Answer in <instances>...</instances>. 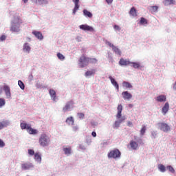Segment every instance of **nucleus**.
I'll return each instance as SVG.
<instances>
[{
    "instance_id": "obj_1",
    "label": "nucleus",
    "mask_w": 176,
    "mask_h": 176,
    "mask_svg": "<svg viewBox=\"0 0 176 176\" xmlns=\"http://www.w3.org/2000/svg\"><path fill=\"white\" fill-rule=\"evenodd\" d=\"M117 114L116 115V118L117 120L115 121L114 124H113V129H118L120 127V124L122 123H124V120H126V116H122V111H123V105L118 104L117 108Z\"/></svg>"
},
{
    "instance_id": "obj_2",
    "label": "nucleus",
    "mask_w": 176,
    "mask_h": 176,
    "mask_svg": "<svg viewBox=\"0 0 176 176\" xmlns=\"http://www.w3.org/2000/svg\"><path fill=\"white\" fill-rule=\"evenodd\" d=\"M23 23V19L19 16H14L13 20L11 21V25L10 28V31L11 32L19 33L21 31V23Z\"/></svg>"
},
{
    "instance_id": "obj_3",
    "label": "nucleus",
    "mask_w": 176,
    "mask_h": 176,
    "mask_svg": "<svg viewBox=\"0 0 176 176\" xmlns=\"http://www.w3.org/2000/svg\"><path fill=\"white\" fill-rule=\"evenodd\" d=\"M97 63V59L88 58L85 56H80L78 60V65L80 68H85V67L89 65V64H96Z\"/></svg>"
},
{
    "instance_id": "obj_4",
    "label": "nucleus",
    "mask_w": 176,
    "mask_h": 176,
    "mask_svg": "<svg viewBox=\"0 0 176 176\" xmlns=\"http://www.w3.org/2000/svg\"><path fill=\"white\" fill-rule=\"evenodd\" d=\"M20 122V127L21 130H26L30 133H38V130L32 129L31 124H28L27 122L23 120H21Z\"/></svg>"
},
{
    "instance_id": "obj_5",
    "label": "nucleus",
    "mask_w": 176,
    "mask_h": 176,
    "mask_svg": "<svg viewBox=\"0 0 176 176\" xmlns=\"http://www.w3.org/2000/svg\"><path fill=\"white\" fill-rule=\"evenodd\" d=\"M122 153L118 148H115L113 150H111L109 153H108V157L109 159H114L116 160L118 158L120 157V155Z\"/></svg>"
},
{
    "instance_id": "obj_6",
    "label": "nucleus",
    "mask_w": 176,
    "mask_h": 176,
    "mask_svg": "<svg viewBox=\"0 0 176 176\" xmlns=\"http://www.w3.org/2000/svg\"><path fill=\"white\" fill-rule=\"evenodd\" d=\"M73 109H74V101L70 100L65 104V107H63L62 111L63 113H65L67 112H69L72 111Z\"/></svg>"
},
{
    "instance_id": "obj_7",
    "label": "nucleus",
    "mask_w": 176,
    "mask_h": 176,
    "mask_svg": "<svg viewBox=\"0 0 176 176\" xmlns=\"http://www.w3.org/2000/svg\"><path fill=\"white\" fill-rule=\"evenodd\" d=\"M106 45H108L109 47L112 48V50L115 54H117L118 56H122V51L120 49H119L118 47L115 46L113 44H112L111 42L106 41H105Z\"/></svg>"
},
{
    "instance_id": "obj_8",
    "label": "nucleus",
    "mask_w": 176,
    "mask_h": 176,
    "mask_svg": "<svg viewBox=\"0 0 176 176\" xmlns=\"http://www.w3.org/2000/svg\"><path fill=\"white\" fill-rule=\"evenodd\" d=\"M38 142H40V144L42 146L45 147L50 144V140L46 135H43L40 138V140H38Z\"/></svg>"
},
{
    "instance_id": "obj_9",
    "label": "nucleus",
    "mask_w": 176,
    "mask_h": 176,
    "mask_svg": "<svg viewBox=\"0 0 176 176\" xmlns=\"http://www.w3.org/2000/svg\"><path fill=\"white\" fill-rule=\"evenodd\" d=\"M3 91H4L6 98L8 100H12V92L10 91V87L6 85H3Z\"/></svg>"
},
{
    "instance_id": "obj_10",
    "label": "nucleus",
    "mask_w": 176,
    "mask_h": 176,
    "mask_svg": "<svg viewBox=\"0 0 176 176\" xmlns=\"http://www.w3.org/2000/svg\"><path fill=\"white\" fill-rule=\"evenodd\" d=\"M157 126L162 131H170V126L164 122H160L157 124Z\"/></svg>"
},
{
    "instance_id": "obj_11",
    "label": "nucleus",
    "mask_w": 176,
    "mask_h": 176,
    "mask_svg": "<svg viewBox=\"0 0 176 176\" xmlns=\"http://www.w3.org/2000/svg\"><path fill=\"white\" fill-rule=\"evenodd\" d=\"M80 30L82 31H89V32H94V28L87 24H82L79 25Z\"/></svg>"
},
{
    "instance_id": "obj_12",
    "label": "nucleus",
    "mask_w": 176,
    "mask_h": 176,
    "mask_svg": "<svg viewBox=\"0 0 176 176\" xmlns=\"http://www.w3.org/2000/svg\"><path fill=\"white\" fill-rule=\"evenodd\" d=\"M73 3H74V8H73L72 14H76V12L79 10L80 8V0H72Z\"/></svg>"
},
{
    "instance_id": "obj_13",
    "label": "nucleus",
    "mask_w": 176,
    "mask_h": 176,
    "mask_svg": "<svg viewBox=\"0 0 176 176\" xmlns=\"http://www.w3.org/2000/svg\"><path fill=\"white\" fill-rule=\"evenodd\" d=\"M23 53H26L27 54H30L31 53V45L28 43H25L23 45L22 49Z\"/></svg>"
},
{
    "instance_id": "obj_14",
    "label": "nucleus",
    "mask_w": 176,
    "mask_h": 176,
    "mask_svg": "<svg viewBox=\"0 0 176 176\" xmlns=\"http://www.w3.org/2000/svg\"><path fill=\"white\" fill-rule=\"evenodd\" d=\"M49 94L52 101H54V102H57V96L56 95V91L53 89H49Z\"/></svg>"
},
{
    "instance_id": "obj_15",
    "label": "nucleus",
    "mask_w": 176,
    "mask_h": 176,
    "mask_svg": "<svg viewBox=\"0 0 176 176\" xmlns=\"http://www.w3.org/2000/svg\"><path fill=\"white\" fill-rule=\"evenodd\" d=\"M32 2L40 6H43V5L49 4V1L47 0H32Z\"/></svg>"
},
{
    "instance_id": "obj_16",
    "label": "nucleus",
    "mask_w": 176,
    "mask_h": 176,
    "mask_svg": "<svg viewBox=\"0 0 176 176\" xmlns=\"http://www.w3.org/2000/svg\"><path fill=\"white\" fill-rule=\"evenodd\" d=\"M155 101L157 102H166V101H167V96L161 94L155 98Z\"/></svg>"
},
{
    "instance_id": "obj_17",
    "label": "nucleus",
    "mask_w": 176,
    "mask_h": 176,
    "mask_svg": "<svg viewBox=\"0 0 176 176\" xmlns=\"http://www.w3.org/2000/svg\"><path fill=\"white\" fill-rule=\"evenodd\" d=\"M65 123L67 126H74L75 124V118L73 116L67 117L65 120Z\"/></svg>"
},
{
    "instance_id": "obj_18",
    "label": "nucleus",
    "mask_w": 176,
    "mask_h": 176,
    "mask_svg": "<svg viewBox=\"0 0 176 176\" xmlns=\"http://www.w3.org/2000/svg\"><path fill=\"white\" fill-rule=\"evenodd\" d=\"M130 64H131V62L130 60L124 59L123 58H122L119 61V65H120L121 67H126L127 65H130Z\"/></svg>"
},
{
    "instance_id": "obj_19",
    "label": "nucleus",
    "mask_w": 176,
    "mask_h": 176,
    "mask_svg": "<svg viewBox=\"0 0 176 176\" xmlns=\"http://www.w3.org/2000/svg\"><path fill=\"white\" fill-rule=\"evenodd\" d=\"M122 96L124 100H127L128 101H130V100L133 98V95H131V94L129 93L127 91H123L122 93Z\"/></svg>"
},
{
    "instance_id": "obj_20",
    "label": "nucleus",
    "mask_w": 176,
    "mask_h": 176,
    "mask_svg": "<svg viewBox=\"0 0 176 176\" xmlns=\"http://www.w3.org/2000/svg\"><path fill=\"white\" fill-rule=\"evenodd\" d=\"M109 79L111 85H113V86H114V87L116 89L117 91H119V84H118V82H116L115 78H113L112 76H109Z\"/></svg>"
},
{
    "instance_id": "obj_21",
    "label": "nucleus",
    "mask_w": 176,
    "mask_h": 176,
    "mask_svg": "<svg viewBox=\"0 0 176 176\" xmlns=\"http://www.w3.org/2000/svg\"><path fill=\"white\" fill-rule=\"evenodd\" d=\"M32 34L34 35V36H36L38 41H43V34H42L41 32L34 30L32 32Z\"/></svg>"
},
{
    "instance_id": "obj_22",
    "label": "nucleus",
    "mask_w": 176,
    "mask_h": 176,
    "mask_svg": "<svg viewBox=\"0 0 176 176\" xmlns=\"http://www.w3.org/2000/svg\"><path fill=\"white\" fill-rule=\"evenodd\" d=\"M169 109H170V104H168V102H166L162 109V113L163 115H166Z\"/></svg>"
},
{
    "instance_id": "obj_23",
    "label": "nucleus",
    "mask_w": 176,
    "mask_h": 176,
    "mask_svg": "<svg viewBox=\"0 0 176 176\" xmlns=\"http://www.w3.org/2000/svg\"><path fill=\"white\" fill-rule=\"evenodd\" d=\"M131 67H133L135 69H138V68L142 69V68H144V66L141 65L139 62H131Z\"/></svg>"
},
{
    "instance_id": "obj_24",
    "label": "nucleus",
    "mask_w": 176,
    "mask_h": 176,
    "mask_svg": "<svg viewBox=\"0 0 176 176\" xmlns=\"http://www.w3.org/2000/svg\"><path fill=\"white\" fill-rule=\"evenodd\" d=\"M10 124V122L6 120L2 121L0 122V130H2V129H5V127H8Z\"/></svg>"
},
{
    "instance_id": "obj_25",
    "label": "nucleus",
    "mask_w": 176,
    "mask_h": 176,
    "mask_svg": "<svg viewBox=\"0 0 176 176\" xmlns=\"http://www.w3.org/2000/svg\"><path fill=\"white\" fill-rule=\"evenodd\" d=\"M82 13L85 17H88L89 19L93 17V14L86 9L83 10Z\"/></svg>"
},
{
    "instance_id": "obj_26",
    "label": "nucleus",
    "mask_w": 176,
    "mask_h": 176,
    "mask_svg": "<svg viewBox=\"0 0 176 176\" xmlns=\"http://www.w3.org/2000/svg\"><path fill=\"white\" fill-rule=\"evenodd\" d=\"M163 3L165 6H170V5H175V0H164Z\"/></svg>"
},
{
    "instance_id": "obj_27",
    "label": "nucleus",
    "mask_w": 176,
    "mask_h": 176,
    "mask_svg": "<svg viewBox=\"0 0 176 176\" xmlns=\"http://www.w3.org/2000/svg\"><path fill=\"white\" fill-rule=\"evenodd\" d=\"M122 86H123V87H125L126 89H133V85L127 81H124L122 82Z\"/></svg>"
},
{
    "instance_id": "obj_28",
    "label": "nucleus",
    "mask_w": 176,
    "mask_h": 176,
    "mask_svg": "<svg viewBox=\"0 0 176 176\" xmlns=\"http://www.w3.org/2000/svg\"><path fill=\"white\" fill-rule=\"evenodd\" d=\"M130 146H131V148L134 150V151H136L138 148V144L137 142H134V141H131L130 142Z\"/></svg>"
},
{
    "instance_id": "obj_29",
    "label": "nucleus",
    "mask_w": 176,
    "mask_h": 176,
    "mask_svg": "<svg viewBox=\"0 0 176 176\" xmlns=\"http://www.w3.org/2000/svg\"><path fill=\"white\" fill-rule=\"evenodd\" d=\"M129 14L131 16H133V17H137V10L134 7L131 8Z\"/></svg>"
},
{
    "instance_id": "obj_30",
    "label": "nucleus",
    "mask_w": 176,
    "mask_h": 176,
    "mask_svg": "<svg viewBox=\"0 0 176 176\" xmlns=\"http://www.w3.org/2000/svg\"><path fill=\"white\" fill-rule=\"evenodd\" d=\"M63 152L66 155L69 156L72 153V148L71 147L63 148Z\"/></svg>"
},
{
    "instance_id": "obj_31",
    "label": "nucleus",
    "mask_w": 176,
    "mask_h": 176,
    "mask_svg": "<svg viewBox=\"0 0 176 176\" xmlns=\"http://www.w3.org/2000/svg\"><path fill=\"white\" fill-rule=\"evenodd\" d=\"M32 167L31 164L25 163V164H22L21 168L22 170H29Z\"/></svg>"
},
{
    "instance_id": "obj_32",
    "label": "nucleus",
    "mask_w": 176,
    "mask_h": 176,
    "mask_svg": "<svg viewBox=\"0 0 176 176\" xmlns=\"http://www.w3.org/2000/svg\"><path fill=\"white\" fill-rule=\"evenodd\" d=\"M94 74H96V69H92L90 71H87L85 73V76H93V75H94Z\"/></svg>"
},
{
    "instance_id": "obj_33",
    "label": "nucleus",
    "mask_w": 176,
    "mask_h": 176,
    "mask_svg": "<svg viewBox=\"0 0 176 176\" xmlns=\"http://www.w3.org/2000/svg\"><path fill=\"white\" fill-rule=\"evenodd\" d=\"M6 105V100L5 98H0V108H3Z\"/></svg>"
},
{
    "instance_id": "obj_34",
    "label": "nucleus",
    "mask_w": 176,
    "mask_h": 176,
    "mask_svg": "<svg viewBox=\"0 0 176 176\" xmlns=\"http://www.w3.org/2000/svg\"><path fill=\"white\" fill-rule=\"evenodd\" d=\"M158 169H159L160 171L162 172V173H164V172L166 170L165 166H164V165H162V164H160L158 165Z\"/></svg>"
},
{
    "instance_id": "obj_35",
    "label": "nucleus",
    "mask_w": 176,
    "mask_h": 176,
    "mask_svg": "<svg viewBox=\"0 0 176 176\" xmlns=\"http://www.w3.org/2000/svg\"><path fill=\"white\" fill-rule=\"evenodd\" d=\"M18 85L19 86L20 89H21V90H24V89H25V85H24V82L20 80H18Z\"/></svg>"
},
{
    "instance_id": "obj_36",
    "label": "nucleus",
    "mask_w": 176,
    "mask_h": 176,
    "mask_svg": "<svg viewBox=\"0 0 176 176\" xmlns=\"http://www.w3.org/2000/svg\"><path fill=\"white\" fill-rule=\"evenodd\" d=\"M159 9V7L157 6H153L151 7V13H155L157 12V10Z\"/></svg>"
},
{
    "instance_id": "obj_37",
    "label": "nucleus",
    "mask_w": 176,
    "mask_h": 176,
    "mask_svg": "<svg viewBox=\"0 0 176 176\" xmlns=\"http://www.w3.org/2000/svg\"><path fill=\"white\" fill-rule=\"evenodd\" d=\"M57 57L58 60H60V61H64L65 60V56H64L61 53H58Z\"/></svg>"
},
{
    "instance_id": "obj_38",
    "label": "nucleus",
    "mask_w": 176,
    "mask_h": 176,
    "mask_svg": "<svg viewBox=\"0 0 176 176\" xmlns=\"http://www.w3.org/2000/svg\"><path fill=\"white\" fill-rule=\"evenodd\" d=\"M34 159L37 162H41V156L39 155L38 153H36L34 154Z\"/></svg>"
},
{
    "instance_id": "obj_39",
    "label": "nucleus",
    "mask_w": 176,
    "mask_h": 176,
    "mask_svg": "<svg viewBox=\"0 0 176 176\" xmlns=\"http://www.w3.org/2000/svg\"><path fill=\"white\" fill-rule=\"evenodd\" d=\"M140 24L144 25V24H148V21L145 18L142 17L140 21Z\"/></svg>"
},
{
    "instance_id": "obj_40",
    "label": "nucleus",
    "mask_w": 176,
    "mask_h": 176,
    "mask_svg": "<svg viewBox=\"0 0 176 176\" xmlns=\"http://www.w3.org/2000/svg\"><path fill=\"white\" fill-rule=\"evenodd\" d=\"M77 116L78 118H80V120H82V119H85V113H78Z\"/></svg>"
},
{
    "instance_id": "obj_41",
    "label": "nucleus",
    "mask_w": 176,
    "mask_h": 176,
    "mask_svg": "<svg viewBox=\"0 0 176 176\" xmlns=\"http://www.w3.org/2000/svg\"><path fill=\"white\" fill-rule=\"evenodd\" d=\"M167 169L172 173H175V170L172 166H167Z\"/></svg>"
},
{
    "instance_id": "obj_42",
    "label": "nucleus",
    "mask_w": 176,
    "mask_h": 176,
    "mask_svg": "<svg viewBox=\"0 0 176 176\" xmlns=\"http://www.w3.org/2000/svg\"><path fill=\"white\" fill-rule=\"evenodd\" d=\"M108 58L109 63H113V58H112V56H111V54L108 52Z\"/></svg>"
},
{
    "instance_id": "obj_43",
    "label": "nucleus",
    "mask_w": 176,
    "mask_h": 176,
    "mask_svg": "<svg viewBox=\"0 0 176 176\" xmlns=\"http://www.w3.org/2000/svg\"><path fill=\"white\" fill-rule=\"evenodd\" d=\"M113 29L115 30V31H120V30H122V28H120V26L118 25H115L113 26Z\"/></svg>"
},
{
    "instance_id": "obj_44",
    "label": "nucleus",
    "mask_w": 176,
    "mask_h": 176,
    "mask_svg": "<svg viewBox=\"0 0 176 176\" xmlns=\"http://www.w3.org/2000/svg\"><path fill=\"white\" fill-rule=\"evenodd\" d=\"M126 126H128V127H133L134 125L133 124V122L131 121H127L126 122Z\"/></svg>"
},
{
    "instance_id": "obj_45",
    "label": "nucleus",
    "mask_w": 176,
    "mask_h": 176,
    "mask_svg": "<svg viewBox=\"0 0 176 176\" xmlns=\"http://www.w3.org/2000/svg\"><path fill=\"white\" fill-rule=\"evenodd\" d=\"M28 154L30 155H35V151L32 149H28Z\"/></svg>"
},
{
    "instance_id": "obj_46",
    "label": "nucleus",
    "mask_w": 176,
    "mask_h": 176,
    "mask_svg": "<svg viewBox=\"0 0 176 176\" xmlns=\"http://www.w3.org/2000/svg\"><path fill=\"white\" fill-rule=\"evenodd\" d=\"M146 131V126L145 125L142 126V128L140 130V133H145Z\"/></svg>"
},
{
    "instance_id": "obj_47",
    "label": "nucleus",
    "mask_w": 176,
    "mask_h": 176,
    "mask_svg": "<svg viewBox=\"0 0 176 176\" xmlns=\"http://www.w3.org/2000/svg\"><path fill=\"white\" fill-rule=\"evenodd\" d=\"M73 130L74 131H78V130H79V126L78 125H73Z\"/></svg>"
},
{
    "instance_id": "obj_48",
    "label": "nucleus",
    "mask_w": 176,
    "mask_h": 176,
    "mask_svg": "<svg viewBox=\"0 0 176 176\" xmlns=\"http://www.w3.org/2000/svg\"><path fill=\"white\" fill-rule=\"evenodd\" d=\"M0 41L1 42H3V41H6V36L5 35H2L1 37H0Z\"/></svg>"
},
{
    "instance_id": "obj_49",
    "label": "nucleus",
    "mask_w": 176,
    "mask_h": 176,
    "mask_svg": "<svg viewBox=\"0 0 176 176\" xmlns=\"http://www.w3.org/2000/svg\"><path fill=\"white\" fill-rule=\"evenodd\" d=\"M36 89H42V87H43L42 86V84L36 83Z\"/></svg>"
},
{
    "instance_id": "obj_50",
    "label": "nucleus",
    "mask_w": 176,
    "mask_h": 176,
    "mask_svg": "<svg viewBox=\"0 0 176 176\" xmlns=\"http://www.w3.org/2000/svg\"><path fill=\"white\" fill-rule=\"evenodd\" d=\"M5 146V143L3 142L1 139H0V148H3Z\"/></svg>"
},
{
    "instance_id": "obj_51",
    "label": "nucleus",
    "mask_w": 176,
    "mask_h": 176,
    "mask_svg": "<svg viewBox=\"0 0 176 176\" xmlns=\"http://www.w3.org/2000/svg\"><path fill=\"white\" fill-rule=\"evenodd\" d=\"M76 41L77 42H81L82 38L80 37V36H77V37L76 38Z\"/></svg>"
},
{
    "instance_id": "obj_52",
    "label": "nucleus",
    "mask_w": 176,
    "mask_h": 176,
    "mask_svg": "<svg viewBox=\"0 0 176 176\" xmlns=\"http://www.w3.org/2000/svg\"><path fill=\"white\" fill-rule=\"evenodd\" d=\"M107 3H108V5H111V3H112V2H113V0H106Z\"/></svg>"
},
{
    "instance_id": "obj_53",
    "label": "nucleus",
    "mask_w": 176,
    "mask_h": 176,
    "mask_svg": "<svg viewBox=\"0 0 176 176\" xmlns=\"http://www.w3.org/2000/svg\"><path fill=\"white\" fill-rule=\"evenodd\" d=\"M91 126H97V124H98V123H97L96 122L93 121V122H91Z\"/></svg>"
},
{
    "instance_id": "obj_54",
    "label": "nucleus",
    "mask_w": 176,
    "mask_h": 176,
    "mask_svg": "<svg viewBox=\"0 0 176 176\" xmlns=\"http://www.w3.org/2000/svg\"><path fill=\"white\" fill-rule=\"evenodd\" d=\"M29 79H30V80H34V76H32V74H30L29 76Z\"/></svg>"
},
{
    "instance_id": "obj_55",
    "label": "nucleus",
    "mask_w": 176,
    "mask_h": 176,
    "mask_svg": "<svg viewBox=\"0 0 176 176\" xmlns=\"http://www.w3.org/2000/svg\"><path fill=\"white\" fill-rule=\"evenodd\" d=\"M2 93H3V87L2 86L0 85V96H2Z\"/></svg>"
},
{
    "instance_id": "obj_56",
    "label": "nucleus",
    "mask_w": 176,
    "mask_h": 176,
    "mask_svg": "<svg viewBox=\"0 0 176 176\" xmlns=\"http://www.w3.org/2000/svg\"><path fill=\"white\" fill-rule=\"evenodd\" d=\"M80 149H82V150H85L86 149V147L85 146L80 145Z\"/></svg>"
},
{
    "instance_id": "obj_57",
    "label": "nucleus",
    "mask_w": 176,
    "mask_h": 176,
    "mask_svg": "<svg viewBox=\"0 0 176 176\" xmlns=\"http://www.w3.org/2000/svg\"><path fill=\"white\" fill-rule=\"evenodd\" d=\"M128 107H129V108H133V107H134V104H129L128 105Z\"/></svg>"
},
{
    "instance_id": "obj_58",
    "label": "nucleus",
    "mask_w": 176,
    "mask_h": 176,
    "mask_svg": "<svg viewBox=\"0 0 176 176\" xmlns=\"http://www.w3.org/2000/svg\"><path fill=\"white\" fill-rule=\"evenodd\" d=\"M91 134H92V136L94 137V138H96V135H97L96 133H92Z\"/></svg>"
},
{
    "instance_id": "obj_59",
    "label": "nucleus",
    "mask_w": 176,
    "mask_h": 176,
    "mask_svg": "<svg viewBox=\"0 0 176 176\" xmlns=\"http://www.w3.org/2000/svg\"><path fill=\"white\" fill-rule=\"evenodd\" d=\"M23 2L24 3H27V2H28V0H23Z\"/></svg>"
},
{
    "instance_id": "obj_60",
    "label": "nucleus",
    "mask_w": 176,
    "mask_h": 176,
    "mask_svg": "<svg viewBox=\"0 0 176 176\" xmlns=\"http://www.w3.org/2000/svg\"><path fill=\"white\" fill-rule=\"evenodd\" d=\"M92 133H96V131H92Z\"/></svg>"
},
{
    "instance_id": "obj_61",
    "label": "nucleus",
    "mask_w": 176,
    "mask_h": 176,
    "mask_svg": "<svg viewBox=\"0 0 176 176\" xmlns=\"http://www.w3.org/2000/svg\"><path fill=\"white\" fill-rule=\"evenodd\" d=\"M31 134H34L33 133H31Z\"/></svg>"
}]
</instances>
